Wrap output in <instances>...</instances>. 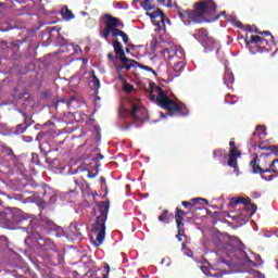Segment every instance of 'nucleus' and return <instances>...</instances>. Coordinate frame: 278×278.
<instances>
[{
    "mask_svg": "<svg viewBox=\"0 0 278 278\" xmlns=\"http://www.w3.org/2000/svg\"><path fill=\"white\" fill-rule=\"evenodd\" d=\"M244 257H245V263L252 267H261L262 265H264V261H262L261 255L257 253H253V260L256 261V263H254L249 255L243 252Z\"/></svg>",
    "mask_w": 278,
    "mask_h": 278,
    "instance_id": "f8f14e48",
    "label": "nucleus"
},
{
    "mask_svg": "<svg viewBox=\"0 0 278 278\" xmlns=\"http://www.w3.org/2000/svg\"><path fill=\"white\" fill-rule=\"evenodd\" d=\"M267 173L278 174V160H274L269 167L265 169Z\"/></svg>",
    "mask_w": 278,
    "mask_h": 278,
    "instance_id": "a878e982",
    "label": "nucleus"
},
{
    "mask_svg": "<svg viewBox=\"0 0 278 278\" xmlns=\"http://www.w3.org/2000/svg\"><path fill=\"white\" fill-rule=\"evenodd\" d=\"M213 157L220 161L222 159L228 157V166L237 169L238 168V157H241V152L236 146V141L229 142V154L227 155L226 149H215L213 151Z\"/></svg>",
    "mask_w": 278,
    "mask_h": 278,
    "instance_id": "39448f33",
    "label": "nucleus"
},
{
    "mask_svg": "<svg viewBox=\"0 0 278 278\" xmlns=\"http://www.w3.org/2000/svg\"><path fill=\"white\" fill-rule=\"evenodd\" d=\"M167 218H168V210H164L157 219L160 223H165L167 220Z\"/></svg>",
    "mask_w": 278,
    "mask_h": 278,
    "instance_id": "7c9ffc66",
    "label": "nucleus"
},
{
    "mask_svg": "<svg viewBox=\"0 0 278 278\" xmlns=\"http://www.w3.org/2000/svg\"><path fill=\"white\" fill-rule=\"evenodd\" d=\"M112 47L116 54L123 52V46L118 40L113 41Z\"/></svg>",
    "mask_w": 278,
    "mask_h": 278,
    "instance_id": "cd10ccee",
    "label": "nucleus"
},
{
    "mask_svg": "<svg viewBox=\"0 0 278 278\" xmlns=\"http://www.w3.org/2000/svg\"><path fill=\"white\" fill-rule=\"evenodd\" d=\"M26 231L30 239L37 241L40 248L45 250H54V242L50 238L42 237V227L38 225V219H30Z\"/></svg>",
    "mask_w": 278,
    "mask_h": 278,
    "instance_id": "20e7f679",
    "label": "nucleus"
},
{
    "mask_svg": "<svg viewBox=\"0 0 278 278\" xmlns=\"http://www.w3.org/2000/svg\"><path fill=\"white\" fill-rule=\"evenodd\" d=\"M224 84L227 85L228 88L231 87V85L235 84V75L233 73L226 71L224 75Z\"/></svg>",
    "mask_w": 278,
    "mask_h": 278,
    "instance_id": "412c9836",
    "label": "nucleus"
},
{
    "mask_svg": "<svg viewBox=\"0 0 278 278\" xmlns=\"http://www.w3.org/2000/svg\"><path fill=\"white\" fill-rule=\"evenodd\" d=\"M197 38H198L199 41H203L206 45H213L214 43L213 38L208 36L207 30L204 29V28H201V29L198 30Z\"/></svg>",
    "mask_w": 278,
    "mask_h": 278,
    "instance_id": "ddd939ff",
    "label": "nucleus"
},
{
    "mask_svg": "<svg viewBox=\"0 0 278 278\" xmlns=\"http://www.w3.org/2000/svg\"><path fill=\"white\" fill-rule=\"evenodd\" d=\"M200 201L204 202L205 204H208V201L203 198L191 199V202L182 201L181 204L185 208H189V212H192L193 206L198 204Z\"/></svg>",
    "mask_w": 278,
    "mask_h": 278,
    "instance_id": "2eb2a0df",
    "label": "nucleus"
},
{
    "mask_svg": "<svg viewBox=\"0 0 278 278\" xmlns=\"http://www.w3.org/2000/svg\"><path fill=\"white\" fill-rule=\"evenodd\" d=\"M34 141V138L33 137H30V136H27L26 137V142H33Z\"/></svg>",
    "mask_w": 278,
    "mask_h": 278,
    "instance_id": "603ef678",
    "label": "nucleus"
},
{
    "mask_svg": "<svg viewBox=\"0 0 278 278\" xmlns=\"http://www.w3.org/2000/svg\"><path fill=\"white\" fill-rule=\"evenodd\" d=\"M159 4L165 5V0H156Z\"/></svg>",
    "mask_w": 278,
    "mask_h": 278,
    "instance_id": "6e6d98bb",
    "label": "nucleus"
},
{
    "mask_svg": "<svg viewBox=\"0 0 278 278\" xmlns=\"http://www.w3.org/2000/svg\"><path fill=\"white\" fill-rule=\"evenodd\" d=\"M98 176V170L96 172H88V178L94 179Z\"/></svg>",
    "mask_w": 278,
    "mask_h": 278,
    "instance_id": "37998d69",
    "label": "nucleus"
},
{
    "mask_svg": "<svg viewBox=\"0 0 278 278\" xmlns=\"http://www.w3.org/2000/svg\"><path fill=\"white\" fill-rule=\"evenodd\" d=\"M141 8L146 10V12H150L155 10V4L153 3V0H143V2H141Z\"/></svg>",
    "mask_w": 278,
    "mask_h": 278,
    "instance_id": "5701e85b",
    "label": "nucleus"
},
{
    "mask_svg": "<svg viewBox=\"0 0 278 278\" xmlns=\"http://www.w3.org/2000/svg\"><path fill=\"white\" fill-rule=\"evenodd\" d=\"M104 156L100 153V154H98V156H97V161H100V160H102Z\"/></svg>",
    "mask_w": 278,
    "mask_h": 278,
    "instance_id": "5fc2aeb1",
    "label": "nucleus"
},
{
    "mask_svg": "<svg viewBox=\"0 0 278 278\" xmlns=\"http://www.w3.org/2000/svg\"><path fill=\"white\" fill-rule=\"evenodd\" d=\"M74 101H77V97L72 96L70 100L66 101V106L70 108Z\"/></svg>",
    "mask_w": 278,
    "mask_h": 278,
    "instance_id": "ea45409f",
    "label": "nucleus"
},
{
    "mask_svg": "<svg viewBox=\"0 0 278 278\" xmlns=\"http://www.w3.org/2000/svg\"><path fill=\"white\" fill-rule=\"evenodd\" d=\"M189 214V212L182 211L180 207H176L175 210V223H176V229H178V235H176V239L181 242V237L185 235L184 230V217H186Z\"/></svg>",
    "mask_w": 278,
    "mask_h": 278,
    "instance_id": "1a4fd4ad",
    "label": "nucleus"
},
{
    "mask_svg": "<svg viewBox=\"0 0 278 278\" xmlns=\"http://www.w3.org/2000/svg\"><path fill=\"white\" fill-rule=\"evenodd\" d=\"M147 14L151 17V20L159 27V29H161L162 26L165 25V14L160 9H157L152 13H147Z\"/></svg>",
    "mask_w": 278,
    "mask_h": 278,
    "instance_id": "9d476101",
    "label": "nucleus"
},
{
    "mask_svg": "<svg viewBox=\"0 0 278 278\" xmlns=\"http://www.w3.org/2000/svg\"><path fill=\"white\" fill-rule=\"evenodd\" d=\"M167 7L172 8V0H168Z\"/></svg>",
    "mask_w": 278,
    "mask_h": 278,
    "instance_id": "0e129e2a",
    "label": "nucleus"
},
{
    "mask_svg": "<svg viewBox=\"0 0 278 278\" xmlns=\"http://www.w3.org/2000/svg\"><path fill=\"white\" fill-rule=\"evenodd\" d=\"M1 45L4 46V47H7V46H8V42H7V41H2Z\"/></svg>",
    "mask_w": 278,
    "mask_h": 278,
    "instance_id": "69168bd1",
    "label": "nucleus"
},
{
    "mask_svg": "<svg viewBox=\"0 0 278 278\" xmlns=\"http://www.w3.org/2000/svg\"><path fill=\"white\" fill-rule=\"evenodd\" d=\"M31 163L35 164V165L39 164L38 154H31Z\"/></svg>",
    "mask_w": 278,
    "mask_h": 278,
    "instance_id": "58836bf2",
    "label": "nucleus"
},
{
    "mask_svg": "<svg viewBox=\"0 0 278 278\" xmlns=\"http://www.w3.org/2000/svg\"><path fill=\"white\" fill-rule=\"evenodd\" d=\"M59 103H66V100L64 98H56L55 108H58Z\"/></svg>",
    "mask_w": 278,
    "mask_h": 278,
    "instance_id": "c03bdc74",
    "label": "nucleus"
},
{
    "mask_svg": "<svg viewBox=\"0 0 278 278\" xmlns=\"http://www.w3.org/2000/svg\"><path fill=\"white\" fill-rule=\"evenodd\" d=\"M258 161H260V160H258V156L254 157V159L250 162V167H251L253 174H261V175H263V174L267 173V172H266L267 168L262 167V166L258 164Z\"/></svg>",
    "mask_w": 278,
    "mask_h": 278,
    "instance_id": "4468645a",
    "label": "nucleus"
},
{
    "mask_svg": "<svg viewBox=\"0 0 278 278\" xmlns=\"http://www.w3.org/2000/svg\"><path fill=\"white\" fill-rule=\"evenodd\" d=\"M97 207L100 215L97 216V219L91 227V231L97 233L94 245L100 247L105 238V222H108V214H110L111 202L110 200L99 202L97 203Z\"/></svg>",
    "mask_w": 278,
    "mask_h": 278,
    "instance_id": "7ed1b4c3",
    "label": "nucleus"
},
{
    "mask_svg": "<svg viewBox=\"0 0 278 278\" xmlns=\"http://www.w3.org/2000/svg\"><path fill=\"white\" fill-rule=\"evenodd\" d=\"M248 210L251 211V214H255L257 211V205L253 204L251 201L250 203L247 205Z\"/></svg>",
    "mask_w": 278,
    "mask_h": 278,
    "instance_id": "473e14b6",
    "label": "nucleus"
},
{
    "mask_svg": "<svg viewBox=\"0 0 278 278\" xmlns=\"http://www.w3.org/2000/svg\"><path fill=\"white\" fill-rule=\"evenodd\" d=\"M173 71L176 73V76H179L180 73L184 71V62L177 61V62L173 65Z\"/></svg>",
    "mask_w": 278,
    "mask_h": 278,
    "instance_id": "393cba45",
    "label": "nucleus"
},
{
    "mask_svg": "<svg viewBox=\"0 0 278 278\" xmlns=\"http://www.w3.org/2000/svg\"><path fill=\"white\" fill-rule=\"evenodd\" d=\"M245 47L251 51L252 54L270 52V47H265L267 39L258 35H251L250 40L245 38Z\"/></svg>",
    "mask_w": 278,
    "mask_h": 278,
    "instance_id": "0eeeda50",
    "label": "nucleus"
},
{
    "mask_svg": "<svg viewBox=\"0 0 278 278\" xmlns=\"http://www.w3.org/2000/svg\"><path fill=\"white\" fill-rule=\"evenodd\" d=\"M210 276H212L213 278H220L223 277L222 273H210Z\"/></svg>",
    "mask_w": 278,
    "mask_h": 278,
    "instance_id": "a18cd8bd",
    "label": "nucleus"
},
{
    "mask_svg": "<svg viewBox=\"0 0 278 278\" xmlns=\"http://www.w3.org/2000/svg\"><path fill=\"white\" fill-rule=\"evenodd\" d=\"M228 238V245L237 247L239 250H241L244 245L242 241L239 239V237L235 235H227Z\"/></svg>",
    "mask_w": 278,
    "mask_h": 278,
    "instance_id": "6ab92c4d",
    "label": "nucleus"
},
{
    "mask_svg": "<svg viewBox=\"0 0 278 278\" xmlns=\"http://www.w3.org/2000/svg\"><path fill=\"white\" fill-rule=\"evenodd\" d=\"M122 65L116 66L117 71H123V68H126V71H130V68L136 67L138 65V62L135 60L126 59L124 61H121Z\"/></svg>",
    "mask_w": 278,
    "mask_h": 278,
    "instance_id": "dca6fc26",
    "label": "nucleus"
},
{
    "mask_svg": "<svg viewBox=\"0 0 278 278\" xmlns=\"http://www.w3.org/2000/svg\"><path fill=\"white\" fill-rule=\"evenodd\" d=\"M27 126L20 124L16 126V134H24L26 130Z\"/></svg>",
    "mask_w": 278,
    "mask_h": 278,
    "instance_id": "f704fd0d",
    "label": "nucleus"
},
{
    "mask_svg": "<svg viewBox=\"0 0 278 278\" xmlns=\"http://www.w3.org/2000/svg\"><path fill=\"white\" fill-rule=\"evenodd\" d=\"M108 58H109V60H110L111 62H114V61L116 60V58L114 56L113 53H109V54H108Z\"/></svg>",
    "mask_w": 278,
    "mask_h": 278,
    "instance_id": "8fccbe9b",
    "label": "nucleus"
},
{
    "mask_svg": "<svg viewBox=\"0 0 278 278\" xmlns=\"http://www.w3.org/2000/svg\"><path fill=\"white\" fill-rule=\"evenodd\" d=\"M262 151H269L270 154H277L278 153V148L276 146H264L260 147Z\"/></svg>",
    "mask_w": 278,
    "mask_h": 278,
    "instance_id": "bb28decb",
    "label": "nucleus"
},
{
    "mask_svg": "<svg viewBox=\"0 0 278 278\" xmlns=\"http://www.w3.org/2000/svg\"><path fill=\"white\" fill-rule=\"evenodd\" d=\"M92 78H93V80H92L93 87L96 89H99L101 87L99 78L97 76H92Z\"/></svg>",
    "mask_w": 278,
    "mask_h": 278,
    "instance_id": "c9c22d12",
    "label": "nucleus"
},
{
    "mask_svg": "<svg viewBox=\"0 0 278 278\" xmlns=\"http://www.w3.org/2000/svg\"><path fill=\"white\" fill-rule=\"evenodd\" d=\"M20 43H22L21 40H15V41L12 43V46H13L14 48L20 49Z\"/></svg>",
    "mask_w": 278,
    "mask_h": 278,
    "instance_id": "de8ad7c7",
    "label": "nucleus"
},
{
    "mask_svg": "<svg viewBox=\"0 0 278 278\" xmlns=\"http://www.w3.org/2000/svg\"><path fill=\"white\" fill-rule=\"evenodd\" d=\"M103 18H104L105 28L103 31L100 33V36L104 40H108L110 35L112 36V38L121 37L123 31L121 29L116 28L118 26H123V24L119 23V18L113 17L110 14H104Z\"/></svg>",
    "mask_w": 278,
    "mask_h": 278,
    "instance_id": "423d86ee",
    "label": "nucleus"
},
{
    "mask_svg": "<svg viewBox=\"0 0 278 278\" xmlns=\"http://www.w3.org/2000/svg\"><path fill=\"white\" fill-rule=\"evenodd\" d=\"M141 111V105L139 104H132V109L130 114L132 115V117L135 118V121L132 122V124H135L136 121H140V117H138V112Z\"/></svg>",
    "mask_w": 278,
    "mask_h": 278,
    "instance_id": "b1692460",
    "label": "nucleus"
},
{
    "mask_svg": "<svg viewBox=\"0 0 278 278\" xmlns=\"http://www.w3.org/2000/svg\"><path fill=\"white\" fill-rule=\"evenodd\" d=\"M116 55L119 56L121 62L128 60V58L126 56L125 51L117 52Z\"/></svg>",
    "mask_w": 278,
    "mask_h": 278,
    "instance_id": "e433bc0d",
    "label": "nucleus"
},
{
    "mask_svg": "<svg viewBox=\"0 0 278 278\" xmlns=\"http://www.w3.org/2000/svg\"><path fill=\"white\" fill-rule=\"evenodd\" d=\"M185 255H186L187 257H193V251H192V250H187V251L185 252Z\"/></svg>",
    "mask_w": 278,
    "mask_h": 278,
    "instance_id": "49530a36",
    "label": "nucleus"
},
{
    "mask_svg": "<svg viewBox=\"0 0 278 278\" xmlns=\"http://www.w3.org/2000/svg\"><path fill=\"white\" fill-rule=\"evenodd\" d=\"M250 202H251V198H243V197L232 198L230 201V206L236 207L239 204H243L247 207L248 205H250Z\"/></svg>",
    "mask_w": 278,
    "mask_h": 278,
    "instance_id": "f3484780",
    "label": "nucleus"
},
{
    "mask_svg": "<svg viewBox=\"0 0 278 278\" xmlns=\"http://www.w3.org/2000/svg\"><path fill=\"white\" fill-rule=\"evenodd\" d=\"M252 33H256V34H258V35H262V33L256 28V29H254Z\"/></svg>",
    "mask_w": 278,
    "mask_h": 278,
    "instance_id": "bf43d9fd",
    "label": "nucleus"
},
{
    "mask_svg": "<svg viewBox=\"0 0 278 278\" xmlns=\"http://www.w3.org/2000/svg\"><path fill=\"white\" fill-rule=\"evenodd\" d=\"M1 241L2 242H8V238L5 236H1Z\"/></svg>",
    "mask_w": 278,
    "mask_h": 278,
    "instance_id": "4d7b16f0",
    "label": "nucleus"
},
{
    "mask_svg": "<svg viewBox=\"0 0 278 278\" xmlns=\"http://www.w3.org/2000/svg\"><path fill=\"white\" fill-rule=\"evenodd\" d=\"M11 154H14V151L10 148L9 152H8V155H11Z\"/></svg>",
    "mask_w": 278,
    "mask_h": 278,
    "instance_id": "13d9d810",
    "label": "nucleus"
},
{
    "mask_svg": "<svg viewBox=\"0 0 278 278\" xmlns=\"http://www.w3.org/2000/svg\"><path fill=\"white\" fill-rule=\"evenodd\" d=\"M160 115H161V117H164V118L167 117L163 112H161Z\"/></svg>",
    "mask_w": 278,
    "mask_h": 278,
    "instance_id": "e2e57ef3",
    "label": "nucleus"
},
{
    "mask_svg": "<svg viewBox=\"0 0 278 278\" xmlns=\"http://www.w3.org/2000/svg\"><path fill=\"white\" fill-rule=\"evenodd\" d=\"M150 100L156 102V105L163 110L168 111L167 115L174 116L178 114L179 116H188L189 110L187 106L177 104L174 100L168 98L167 93L159 86H155V83L150 81Z\"/></svg>",
    "mask_w": 278,
    "mask_h": 278,
    "instance_id": "f03ea898",
    "label": "nucleus"
},
{
    "mask_svg": "<svg viewBox=\"0 0 278 278\" xmlns=\"http://www.w3.org/2000/svg\"><path fill=\"white\" fill-rule=\"evenodd\" d=\"M11 218L12 222L14 224H21L23 220H25L26 218L24 217L23 213L21 210L18 208H13V212L11 214Z\"/></svg>",
    "mask_w": 278,
    "mask_h": 278,
    "instance_id": "a211bd4d",
    "label": "nucleus"
},
{
    "mask_svg": "<svg viewBox=\"0 0 278 278\" xmlns=\"http://www.w3.org/2000/svg\"><path fill=\"white\" fill-rule=\"evenodd\" d=\"M266 42H267V43H264V47H265V48H271L270 42H269L268 40H266Z\"/></svg>",
    "mask_w": 278,
    "mask_h": 278,
    "instance_id": "864d4df0",
    "label": "nucleus"
},
{
    "mask_svg": "<svg viewBox=\"0 0 278 278\" xmlns=\"http://www.w3.org/2000/svg\"><path fill=\"white\" fill-rule=\"evenodd\" d=\"M261 35L264 36V37H269L271 39V42H273L274 36L270 31H263V33H261Z\"/></svg>",
    "mask_w": 278,
    "mask_h": 278,
    "instance_id": "79ce46f5",
    "label": "nucleus"
},
{
    "mask_svg": "<svg viewBox=\"0 0 278 278\" xmlns=\"http://www.w3.org/2000/svg\"><path fill=\"white\" fill-rule=\"evenodd\" d=\"M216 4L213 0L194 2L193 10L179 11V17L185 25H198L218 21L220 15L215 16Z\"/></svg>",
    "mask_w": 278,
    "mask_h": 278,
    "instance_id": "f257e3e1",
    "label": "nucleus"
},
{
    "mask_svg": "<svg viewBox=\"0 0 278 278\" xmlns=\"http://www.w3.org/2000/svg\"><path fill=\"white\" fill-rule=\"evenodd\" d=\"M83 62H84V63H87V62H88V60H87V59H83Z\"/></svg>",
    "mask_w": 278,
    "mask_h": 278,
    "instance_id": "774afa93",
    "label": "nucleus"
},
{
    "mask_svg": "<svg viewBox=\"0 0 278 278\" xmlns=\"http://www.w3.org/2000/svg\"><path fill=\"white\" fill-rule=\"evenodd\" d=\"M22 114H23V117H24L25 123H26L27 115H26V113H24V112H22Z\"/></svg>",
    "mask_w": 278,
    "mask_h": 278,
    "instance_id": "680f3d73",
    "label": "nucleus"
},
{
    "mask_svg": "<svg viewBox=\"0 0 278 278\" xmlns=\"http://www.w3.org/2000/svg\"><path fill=\"white\" fill-rule=\"evenodd\" d=\"M267 132L264 126L258 125L256 130L252 132V136L249 140V144L256 150L257 148L261 150V147H264V140L266 139Z\"/></svg>",
    "mask_w": 278,
    "mask_h": 278,
    "instance_id": "6e6552de",
    "label": "nucleus"
},
{
    "mask_svg": "<svg viewBox=\"0 0 278 278\" xmlns=\"http://www.w3.org/2000/svg\"><path fill=\"white\" fill-rule=\"evenodd\" d=\"M119 37H122V39H123V41H124V43H125V45H127V43H128V41H129V37H128L127 33L122 31V34H121V36H119Z\"/></svg>",
    "mask_w": 278,
    "mask_h": 278,
    "instance_id": "4c0bfd02",
    "label": "nucleus"
},
{
    "mask_svg": "<svg viewBox=\"0 0 278 278\" xmlns=\"http://www.w3.org/2000/svg\"><path fill=\"white\" fill-rule=\"evenodd\" d=\"M137 66L139 68H141L142 71H148V72L152 73L153 75H157L156 71L153 70L152 67L148 66V65H143L141 63H138Z\"/></svg>",
    "mask_w": 278,
    "mask_h": 278,
    "instance_id": "c85d7f7f",
    "label": "nucleus"
},
{
    "mask_svg": "<svg viewBox=\"0 0 278 278\" xmlns=\"http://www.w3.org/2000/svg\"><path fill=\"white\" fill-rule=\"evenodd\" d=\"M84 178L83 176H74L73 182H74V188L68 191V193H75L77 191L78 187L83 184Z\"/></svg>",
    "mask_w": 278,
    "mask_h": 278,
    "instance_id": "4be33fe9",
    "label": "nucleus"
},
{
    "mask_svg": "<svg viewBox=\"0 0 278 278\" xmlns=\"http://www.w3.org/2000/svg\"><path fill=\"white\" fill-rule=\"evenodd\" d=\"M38 226L42 228V235L43 232L56 230V225L52 219H42L41 222L38 219Z\"/></svg>",
    "mask_w": 278,
    "mask_h": 278,
    "instance_id": "9b49d317",
    "label": "nucleus"
},
{
    "mask_svg": "<svg viewBox=\"0 0 278 278\" xmlns=\"http://www.w3.org/2000/svg\"><path fill=\"white\" fill-rule=\"evenodd\" d=\"M164 264H166V266H169L170 262L166 258H163V260H161V265H164Z\"/></svg>",
    "mask_w": 278,
    "mask_h": 278,
    "instance_id": "09e8293b",
    "label": "nucleus"
},
{
    "mask_svg": "<svg viewBox=\"0 0 278 278\" xmlns=\"http://www.w3.org/2000/svg\"><path fill=\"white\" fill-rule=\"evenodd\" d=\"M100 182H101V185L108 186V184L105 182L104 176H101Z\"/></svg>",
    "mask_w": 278,
    "mask_h": 278,
    "instance_id": "3c124183",
    "label": "nucleus"
},
{
    "mask_svg": "<svg viewBox=\"0 0 278 278\" xmlns=\"http://www.w3.org/2000/svg\"><path fill=\"white\" fill-rule=\"evenodd\" d=\"M248 30H249L250 33H253V31H254L253 28H252V26H248Z\"/></svg>",
    "mask_w": 278,
    "mask_h": 278,
    "instance_id": "052dcab7",
    "label": "nucleus"
},
{
    "mask_svg": "<svg viewBox=\"0 0 278 278\" xmlns=\"http://www.w3.org/2000/svg\"><path fill=\"white\" fill-rule=\"evenodd\" d=\"M58 41L61 46L67 45V39L62 34H58Z\"/></svg>",
    "mask_w": 278,
    "mask_h": 278,
    "instance_id": "2f4dec72",
    "label": "nucleus"
},
{
    "mask_svg": "<svg viewBox=\"0 0 278 278\" xmlns=\"http://www.w3.org/2000/svg\"><path fill=\"white\" fill-rule=\"evenodd\" d=\"M105 195H108V185L105 186Z\"/></svg>",
    "mask_w": 278,
    "mask_h": 278,
    "instance_id": "338daca9",
    "label": "nucleus"
},
{
    "mask_svg": "<svg viewBox=\"0 0 278 278\" xmlns=\"http://www.w3.org/2000/svg\"><path fill=\"white\" fill-rule=\"evenodd\" d=\"M61 15L64 21H72L74 18L73 12L68 9L67 5L62 7Z\"/></svg>",
    "mask_w": 278,
    "mask_h": 278,
    "instance_id": "aec40b11",
    "label": "nucleus"
},
{
    "mask_svg": "<svg viewBox=\"0 0 278 278\" xmlns=\"http://www.w3.org/2000/svg\"><path fill=\"white\" fill-rule=\"evenodd\" d=\"M104 270H105L106 273L102 275V278H110L111 266L108 265V263H105V265H104Z\"/></svg>",
    "mask_w": 278,
    "mask_h": 278,
    "instance_id": "72a5a7b5",
    "label": "nucleus"
},
{
    "mask_svg": "<svg viewBox=\"0 0 278 278\" xmlns=\"http://www.w3.org/2000/svg\"><path fill=\"white\" fill-rule=\"evenodd\" d=\"M122 89L126 93H131L134 91V86L131 84L124 83Z\"/></svg>",
    "mask_w": 278,
    "mask_h": 278,
    "instance_id": "c756f323",
    "label": "nucleus"
},
{
    "mask_svg": "<svg viewBox=\"0 0 278 278\" xmlns=\"http://www.w3.org/2000/svg\"><path fill=\"white\" fill-rule=\"evenodd\" d=\"M151 50H156L157 47V38H153V40L150 43Z\"/></svg>",
    "mask_w": 278,
    "mask_h": 278,
    "instance_id": "a19ab883",
    "label": "nucleus"
}]
</instances>
